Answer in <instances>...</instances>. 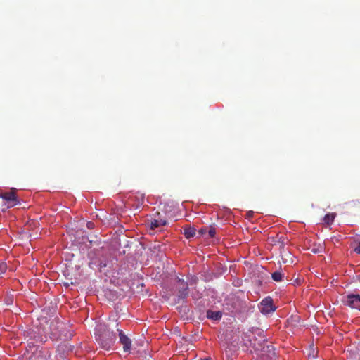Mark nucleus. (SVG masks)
<instances>
[{
	"mask_svg": "<svg viewBox=\"0 0 360 360\" xmlns=\"http://www.w3.org/2000/svg\"><path fill=\"white\" fill-rule=\"evenodd\" d=\"M112 328H115V323L112 324L99 323L94 329L96 342L102 349L107 351L112 348L117 339L116 333L112 330Z\"/></svg>",
	"mask_w": 360,
	"mask_h": 360,
	"instance_id": "nucleus-1",
	"label": "nucleus"
},
{
	"mask_svg": "<svg viewBox=\"0 0 360 360\" xmlns=\"http://www.w3.org/2000/svg\"><path fill=\"white\" fill-rule=\"evenodd\" d=\"M117 326L118 323L115 322V328L116 331L118 333L119 342L123 346V351L127 353H130L132 342L131 339Z\"/></svg>",
	"mask_w": 360,
	"mask_h": 360,
	"instance_id": "nucleus-2",
	"label": "nucleus"
},
{
	"mask_svg": "<svg viewBox=\"0 0 360 360\" xmlns=\"http://www.w3.org/2000/svg\"><path fill=\"white\" fill-rule=\"evenodd\" d=\"M0 197L6 202L8 207H14L19 203L15 188H12L9 192L1 193Z\"/></svg>",
	"mask_w": 360,
	"mask_h": 360,
	"instance_id": "nucleus-3",
	"label": "nucleus"
},
{
	"mask_svg": "<svg viewBox=\"0 0 360 360\" xmlns=\"http://www.w3.org/2000/svg\"><path fill=\"white\" fill-rule=\"evenodd\" d=\"M342 302L345 305L360 310V295L349 294L342 298Z\"/></svg>",
	"mask_w": 360,
	"mask_h": 360,
	"instance_id": "nucleus-4",
	"label": "nucleus"
},
{
	"mask_svg": "<svg viewBox=\"0 0 360 360\" xmlns=\"http://www.w3.org/2000/svg\"><path fill=\"white\" fill-rule=\"evenodd\" d=\"M259 309L263 314H268L274 311L276 308L274 305L272 298L267 297L260 302Z\"/></svg>",
	"mask_w": 360,
	"mask_h": 360,
	"instance_id": "nucleus-5",
	"label": "nucleus"
},
{
	"mask_svg": "<svg viewBox=\"0 0 360 360\" xmlns=\"http://www.w3.org/2000/svg\"><path fill=\"white\" fill-rule=\"evenodd\" d=\"M177 281L179 283L178 285V291H177V297L179 300H185L188 296V286L186 282H185L183 279L177 278Z\"/></svg>",
	"mask_w": 360,
	"mask_h": 360,
	"instance_id": "nucleus-6",
	"label": "nucleus"
},
{
	"mask_svg": "<svg viewBox=\"0 0 360 360\" xmlns=\"http://www.w3.org/2000/svg\"><path fill=\"white\" fill-rule=\"evenodd\" d=\"M167 224V221L165 219L153 218L150 220V227L151 229H155L156 228L165 226Z\"/></svg>",
	"mask_w": 360,
	"mask_h": 360,
	"instance_id": "nucleus-7",
	"label": "nucleus"
},
{
	"mask_svg": "<svg viewBox=\"0 0 360 360\" xmlns=\"http://www.w3.org/2000/svg\"><path fill=\"white\" fill-rule=\"evenodd\" d=\"M63 326V323H59V325L58 326H56L53 323H51L50 328H51V334L52 339H53V340L58 339L61 337L62 334L60 333V332L55 331V330L62 328Z\"/></svg>",
	"mask_w": 360,
	"mask_h": 360,
	"instance_id": "nucleus-8",
	"label": "nucleus"
},
{
	"mask_svg": "<svg viewBox=\"0 0 360 360\" xmlns=\"http://www.w3.org/2000/svg\"><path fill=\"white\" fill-rule=\"evenodd\" d=\"M288 324L292 327H298L300 324V317L298 315H292L287 320Z\"/></svg>",
	"mask_w": 360,
	"mask_h": 360,
	"instance_id": "nucleus-9",
	"label": "nucleus"
},
{
	"mask_svg": "<svg viewBox=\"0 0 360 360\" xmlns=\"http://www.w3.org/2000/svg\"><path fill=\"white\" fill-rule=\"evenodd\" d=\"M184 235L187 239L191 238L195 235V229L191 226H187L184 229Z\"/></svg>",
	"mask_w": 360,
	"mask_h": 360,
	"instance_id": "nucleus-10",
	"label": "nucleus"
},
{
	"mask_svg": "<svg viewBox=\"0 0 360 360\" xmlns=\"http://www.w3.org/2000/svg\"><path fill=\"white\" fill-rule=\"evenodd\" d=\"M222 316V314L220 311H213L211 310H208L207 311V317L208 319H212V320H219Z\"/></svg>",
	"mask_w": 360,
	"mask_h": 360,
	"instance_id": "nucleus-11",
	"label": "nucleus"
},
{
	"mask_svg": "<svg viewBox=\"0 0 360 360\" xmlns=\"http://www.w3.org/2000/svg\"><path fill=\"white\" fill-rule=\"evenodd\" d=\"M283 276L281 271H276L271 274V278L274 281L279 282L282 281Z\"/></svg>",
	"mask_w": 360,
	"mask_h": 360,
	"instance_id": "nucleus-12",
	"label": "nucleus"
},
{
	"mask_svg": "<svg viewBox=\"0 0 360 360\" xmlns=\"http://www.w3.org/2000/svg\"><path fill=\"white\" fill-rule=\"evenodd\" d=\"M335 219V214H327L325 215L323 218V221L327 224H330Z\"/></svg>",
	"mask_w": 360,
	"mask_h": 360,
	"instance_id": "nucleus-13",
	"label": "nucleus"
},
{
	"mask_svg": "<svg viewBox=\"0 0 360 360\" xmlns=\"http://www.w3.org/2000/svg\"><path fill=\"white\" fill-rule=\"evenodd\" d=\"M272 351V355L274 356H275V352H274V348L272 345H267L266 346V350H263L264 352H269L270 353Z\"/></svg>",
	"mask_w": 360,
	"mask_h": 360,
	"instance_id": "nucleus-14",
	"label": "nucleus"
},
{
	"mask_svg": "<svg viewBox=\"0 0 360 360\" xmlns=\"http://www.w3.org/2000/svg\"><path fill=\"white\" fill-rule=\"evenodd\" d=\"M208 234H209L210 238L214 237V236L216 234V229L214 228H213V227H210L209 231H208Z\"/></svg>",
	"mask_w": 360,
	"mask_h": 360,
	"instance_id": "nucleus-15",
	"label": "nucleus"
},
{
	"mask_svg": "<svg viewBox=\"0 0 360 360\" xmlns=\"http://www.w3.org/2000/svg\"><path fill=\"white\" fill-rule=\"evenodd\" d=\"M259 360H273V358L270 357L269 355L266 356L264 354H262Z\"/></svg>",
	"mask_w": 360,
	"mask_h": 360,
	"instance_id": "nucleus-16",
	"label": "nucleus"
},
{
	"mask_svg": "<svg viewBox=\"0 0 360 360\" xmlns=\"http://www.w3.org/2000/svg\"><path fill=\"white\" fill-rule=\"evenodd\" d=\"M354 251L357 254H360V242L358 243L357 245L354 248Z\"/></svg>",
	"mask_w": 360,
	"mask_h": 360,
	"instance_id": "nucleus-17",
	"label": "nucleus"
},
{
	"mask_svg": "<svg viewBox=\"0 0 360 360\" xmlns=\"http://www.w3.org/2000/svg\"><path fill=\"white\" fill-rule=\"evenodd\" d=\"M86 226L88 227V229H92L94 227V224L93 222H91V221H89L86 224Z\"/></svg>",
	"mask_w": 360,
	"mask_h": 360,
	"instance_id": "nucleus-18",
	"label": "nucleus"
},
{
	"mask_svg": "<svg viewBox=\"0 0 360 360\" xmlns=\"http://www.w3.org/2000/svg\"><path fill=\"white\" fill-rule=\"evenodd\" d=\"M144 202V196L143 195H141V202H139V205L137 206V208L139 207L140 205H141Z\"/></svg>",
	"mask_w": 360,
	"mask_h": 360,
	"instance_id": "nucleus-19",
	"label": "nucleus"
},
{
	"mask_svg": "<svg viewBox=\"0 0 360 360\" xmlns=\"http://www.w3.org/2000/svg\"><path fill=\"white\" fill-rule=\"evenodd\" d=\"M205 232H206V229H201L199 231V233H200V235H203Z\"/></svg>",
	"mask_w": 360,
	"mask_h": 360,
	"instance_id": "nucleus-20",
	"label": "nucleus"
},
{
	"mask_svg": "<svg viewBox=\"0 0 360 360\" xmlns=\"http://www.w3.org/2000/svg\"><path fill=\"white\" fill-rule=\"evenodd\" d=\"M0 268H1V269L4 271L6 269V264H0Z\"/></svg>",
	"mask_w": 360,
	"mask_h": 360,
	"instance_id": "nucleus-21",
	"label": "nucleus"
},
{
	"mask_svg": "<svg viewBox=\"0 0 360 360\" xmlns=\"http://www.w3.org/2000/svg\"><path fill=\"white\" fill-rule=\"evenodd\" d=\"M252 214V213H250V212L248 213V217H250Z\"/></svg>",
	"mask_w": 360,
	"mask_h": 360,
	"instance_id": "nucleus-22",
	"label": "nucleus"
},
{
	"mask_svg": "<svg viewBox=\"0 0 360 360\" xmlns=\"http://www.w3.org/2000/svg\"><path fill=\"white\" fill-rule=\"evenodd\" d=\"M357 279H358V280L359 281V282H360V275H359V276H357Z\"/></svg>",
	"mask_w": 360,
	"mask_h": 360,
	"instance_id": "nucleus-23",
	"label": "nucleus"
},
{
	"mask_svg": "<svg viewBox=\"0 0 360 360\" xmlns=\"http://www.w3.org/2000/svg\"><path fill=\"white\" fill-rule=\"evenodd\" d=\"M314 253H316L317 252V250H312Z\"/></svg>",
	"mask_w": 360,
	"mask_h": 360,
	"instance_id": "nucleus-24",
	"label": "nucleus"
}]
</instances>
